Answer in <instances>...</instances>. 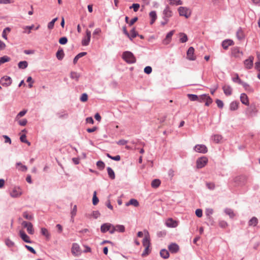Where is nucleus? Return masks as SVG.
Returning <instances> with one entry per match:
<instances>
[{
	"instance_id": "nucleus-1",
	"label": "nucleus",
	"mask_w": 260,
	"mask_h": 260,
	"mask_svg": "<svg viewBox=\"0 0 260 260\" xmlns=\"http://www.w3.org/2000/svg\"><path fill=\"white\" fill-rule=\"evenodd\" d=\"M122 58L127 63L132 64L136 61V57L133 53L130 51H125L122 54Z\"/></svg>"
},
{
	"instance_id": "nucleus-2",
	"label": "nucleus",
	"mask_w": 260,
	"mask_h": 260,
	"mask_svg": "<svg viewBox=\"0 0 260 260\" xmlns=\"http://www.w3.org/2000/svg\"><path fill=\"white\" fill-rule=\"evenodd\" d=\"M178 11L180 16H184L186 18H188L191 14V10L186 7H179Z\"/></svg>"
},
{
	"instance_id": "nucleus-3",
	"label": "nucleus",
	"mask_w": 260,
	"mask_h": 260,
	"mask_svg": "<svg viewBox=\"0 0 260 260\" xmlns=\"http://www.w3.org/2000/svg\"><path fill=\"white\" fill-rule=\"evenodd\" d=\"M101 231L103 233L109 231L110 234H114V225L110 223H104L101 226Z\"/></svg>"
},
{
	"instance_id": "nucleus-4",
	"label": "nucleus",
	"mask_w": 260,
	"mask_h": 260,
	"mask_svg": "<svg viewBox=\"0 0 260 260\" xmlns=\"http://www.w3.org/2000/svg\"><path fill=\"white\" fill-rule=\"evenodd\" d=\"M208 161V158L206 156H202L199 158L197 160L196 164L198 169H201L205 167Z\"/></svg>"
},
{
	"instance_id": "nucleus-5",
	"label": "nucleus",
	"mask_w": 260,
	"mask_h": 260,
	"mask_svg": "<svg viewBox=\"0 0 260 260\" xmlns=\"http://www.w3.org/2000/svg\"><path fill=\"white\" fill-rule=\"evenodd\" d=\"M173 12L169 6H166L162 12L163 20H168L169 21L170 18L172 16Z\"/></svg>"
},
{
	"instance_id": "nucleus-6",
	"label": "nucleus",
	"mask_w": 260,
	"mask_h": 260,
	"mask_svg": "<svg viewBox=\"0 0 260 260\" xmlns=\"http://www.w3.org/2000/svg\"><path fill=\"white\" fill-rule=\"evenodd\" d=\"M193 149L196 152L201 153H206L208 151L207 147L203 144L196 145Z\"/></svg>"
},
{
	"instance_id": "nucleus-7",
	"label": "nucleus",
	"mask_w": 260,
	"mask_h": 260,
	"mask_svg": "<svg viewBox=\"0 0 260 260\" xmlns=\"http://www.w3.org/2000/svg\"><path fill=\"white\" fill-rule=\"evenodd\" d=\"M12 80L9 76H5L0 80L1 84L4 86H9L12 84Z\"/></svg>"
},
{
	"instance_id": "nucleus-8",
	"label": "nucleus",
	"mask_w": 260,
	"mask_h": 260,
	"mask_svg": "<svg viewBox=\"0 0 260 260\" xmlns=\"http://www.w3.org/2000/svg\"><path fill=\"white\" fill-rule=\"evenodd\" d=\"M72 253L75 256H78L81 254V249L78 244L74 243L72 247Z\"/></svg>"
},
{
	"instance_id": "nucleus-9",
	"label": "nucleus",
	"mask_w": 260,
	"mask_h": 260,
	"mask_svg": "<svg viewBox=\"0 0 260 260\" xmlns=\"http://www.w3.org/2000/svg\"><path fill=\"white\" fill-rule=\"evenodd\" d=\"M22 225L23 227L26 228L27 231L29 234H34V230L33 229V225L31 222L24 221L22 222Z\"/></svg>"
},
{
	"instance_id": "nucleus-10",
	"label": "nucleus",
	"mask_w": 260,
	"mask_h": 260,
	"mask_svg": "<svg viewBox=\"0 0 260 260\" xmlns=\"http://www.w3.org/2000/svg\"><path fill=\"white\" fill-rule=\"evenodd\" d=\"M91 38V32L88 29L86 31V37L82 39V45L86 46L89 45Z\"/></svg>"
},
{
	"instance_id": "nucleus-11",
	"label": "nucleus",
	"mask_w": 260,
	"mask_h": 260,
	"mask_svg": "<svg viewBox=\"0 0 260 260\" xmlns=\"http://www.w3.org/2000/svg\"><path fill=\"white\" fill-rule=\"evenodd\" d=\"M21 194V190L19 187H14L10 192V196L12 198H18Z\"/></svg>"
},
{
	"instance_id": "nucleus-12",
	"label": "nucleus",
	"mask_w": 260,
	"mask_h": 260,
	"mask_svg": "<svg viewBox=\"0 0 260 260\" xmlns=\"http://www.w3.org/2000/svg\"><path fill=\"white\" fill-rule=\"evenodd\" d=\"M145 237L143 240V245L145 247H149L150 246V240H149V233L147 231H145Z\"/></svg>"
},
{
	"instance_id": "nucleus-13",
	"label": "nucleus",
	"mask_w": 260,
	"mask_h": 260,
	"mask_svg": "<svg viewBox=\"0 0 260 260\" xmlns=\"http://www.w3.org/2000/svg\"><path fill=\"white\" fill-rule=\"evenodd\" d=\"M194 49L192 47H190L187 51V57L190 60H194L196 56L194 55Z\"/></svg>"
},
{
	"instance_id": "nucleus-14",
	"label": "nucleus",
	"mask_w": 260,
	"mask_h": 260,
	"mask_svg": "<svg viewBox=\"0 0 260 260\" xmlns=\"http://www.w3.org/2000/svg\"><path fill=\"white\" fill-rule=\"evenodd\" d=\"M168 249L172 253H176L179 251V247L176 243H172L168 246Z\"/></svg>"
},
{
	"instance_id": "nucleus-15",
	"label": "nucleus",
	"mask_w": 260,
	"mask_h": 260,
	"mask_svg": "<svg viewBox=\"0 0 260 260\" xmlns=\"http://www.w3.org/2000/svg\"><path fill=\"white\" fill-rule=\"evenodd\" d=\"M178 222L172 218H169L166 221V225L169 228H176L178 226Z\"/></svg>"
},
{
	"instance_id": "nucleus-16",
	"label": "nucleus",
	"mask_w": 260,
	"mask_h": 260,
	"mask_svg": "<svg viewBox=\"0 0 260 260\" xmlns=\"http://www.w3.org/2000/svg\"><path fill=\"white\" fill-rule=\"evenodd\" d=\"M253 57L250 56L244 61V65L246 69H250L253 67Z\"/></svg>"
},
{
	"instance_id": "nucleus-17",
	"label": "nucleus",
	"mask_w": 260,
	"mask_h": 260,
	"mask_svg": "<svg viewBox=\"0 0 260 260\" xmlns=\"http://www.w3.org/2000/svg\"><path fill=\"white\" fill-rule=\"evenodd\" d=\"M19 236L25 242L28 243H31V241L30 240V238L25 234V233L23 231L20 230L19 231Z\"/></svg>"
},
{
	"instance_id": "nucleus-18",
	"label": "nucleus",
	"mask_w": 260,
	"mask_h": 260,
	"mask_svg": "<svg viewBox=\"0 0 260 260\" xmlns=\"http://www.w3.org/2000/svg\"><path fill=\"white\" fill-rule=\"evenodd\" d=\"M174 30H171L167 34L166 38L163 41L164 44H168L170 43L172 37L174 34Z\"/></svg>"
},
{
	"instance_id": "nucleus-19",
	"label": "nucleus",
	"mask_w": 260,
	"mask_h": 260,
	"mask_svg": "<svg viewBox=\"0 0 260 260\" xmlns=\"http://www.w3.org/2000/svg\"><path fill=\"white\" fill-rule=\"evenodd\" d=\"M222 89L224 93L227 95H231L232 93V88L228 85H225L222 87Z\"/></svg>"
},
{
	"instance_id": "nucleus-20",
	"label": "nucleus",
	"mask_w": 260,
	"mask_h": 260,
	"mask_svg": "<svg viewBox=\"0 0 260 260\" xmlns=\"http://www.w3.org/2000/svg\"><path fill=\"white\" fill-rule=\"evenodd\" d=\"M234 42L232 40H225L222 42V47L224 49L226 50L230 46L233 44Z\"/></svg>"
},
{
	"instance_id": "nucleus-21",
	"label": "nucleus",
	"mask_w": 260,
	"mask_h": 260,
	"mask_svg": "<svg viewBox=\"0 0 260 260\" xmlns=\"http://www.w3.org/2000/svg\"><path fill=\"white\" fill-rule=\"evenodd\" d=\"M240 100L242 104L245 105H249V100L247 95L244 93H241L240 95Z\"/></svg>"
},
{
	"instance_id": "nucleus-22",
	"label": "nucleus",
	"mask_w": 260,
	"mask_h": 260,
	"mask_svg": "<svg viewBox=\"0 0 260 260\" xmlns=\"http://www.w3.org/2000/svg\"><path fill=\"white\" fill-rule=\"evenodd\" d=\"M41 233L42 235L45 237L47 240H50L51 235L47 229L45 228H41Z\"/></svg>"
},
{
	"instance_id": "nucleus-23",
	"label": "nucleus",
	"mask_w": 260,
	"mask_h": 260,
	"mask_svg": "<svg viewBox=\"0 0 260 260\" xmlns=\"http://www.w3.org/2000/svg\"><path fill=\"white\" fill-rule=\"evenodd\" d=\"M16 166L17 169L19 171L24 172H26L27 170V167L26 166L23 165L21 162H17L16 164Z\"/></svg>"
},
{
	"instance_id": "nucleus-24",
	"label": "nucleus",
	"mask_w": 260,
	"mask_h": 260,
	"mask_svg": "<svg viewBox=\"0 0 260 260\" xmlns=\"http://www.w3.org/2000/svg\"><path fill=\"white\" fill-rule=\"evenodd\" d=\"M149 17L151 19L150 24H153L157 19L156 12L155 11H152L149 13Z\"/></svg>"
},
{
	"instance_id": "nucleus-25",
	"label": "nucleus",
	"mask_w": 260,
	"mask_h": 260,
	"mask_svg": "<svg viewBox=\"0 0 260 260\" xmlns=\"http://www.w3.org/2000/svg\"><path fill=\"white\" fill-rule=\"evenodd\" d=\"M160 255L164 259H167L170 256V254L168 251L166 249H162L160 251Z\"/></svg>"
},
{
	"instance_id": "nucleus-26",
	"label": "nucleus",
	"mask_w": 260,
	"mask_h": 260,
	"mask_svg": "<svg viewBox=\"0 0 260 260\" xmlns=\"http://www.w3.org/2000/svg\"><path fill=\"white\" fill-rule=\"evenodd\" d=\"M129 205H133L135 207H138L139 205V203L137 200L135 199H132L129 201V202L126 203L125 204L126 206H128Z\"/></svg>"
},
{
	"instance_id": "nucleus-27",
	"label": "nucleus",
	"mask_w": 260,
	"mask_h": 260,
	"mask_svg": "<svg viewBox=\"0 0 260 260\" xmlns=\"http://www.w3.org/2000/svg\"><path fill=\"white\" fill-rule=\"evenodd\" d=\"M242 54V52H240V49L238 47H234L232 49V54L234 56L237 57L239 56V55Z\"/></svg>"
},
{
	"instance_id": "nucleus-28",
	"label": "nucleus",
	"mask_w": 260,
	"mask_h": 260,
	"mask_svg": "<svg viewBox=\"0 0 260 260\" xmlns=\"http://www.w3.org/2000/svg\"><path fill=\"white\" fill-rule=\"evenodd\" d=\"M258 223V219L256 217H252L248 221L249 226H255Z\"/></svg>"
},
{
	"instance_id": "nucleus-29",
	"label": "nucleus",
	"mask_w": 260,
	"mask_h": 260,
	"mask_svg": "<svg viewBox=\"0 0 260 260\" xmlns=\"http://www.w3.org/2000/svg\"><path fill=\"white\" fill-rule=\"evenodd\" d=\"M187 97L188 98V99L191 101H199L200 102H201L202 101V99L199 98L197 95L196 94H187Z\"/></svg>"
},
{
	"instance_id": "nucleus-30",
	"label": "nucleus",
	"mask_w": 260,
	"mask_h": 260,
	"mask_svg": "<svg viewBox=\"0 0 260 260\" xmlns=\"http://www.w3.org/2000/svg\"><path fill=\"white\" fill-rule=\"evenodd\" d=\"M224 212L231 218H233L235 216V214L234 213L233 210L230 208H225L224 209Z\"/></svg>"
},
{
	"instance_id": "nucleus-31",
	"label": "nucleus",
	"mask_w": 260,
	"mask_h": 260,
	"mask_svg": "<svg viewBox=\"0 0 260 260\" xmlns=\"http://www.w3.org/2000/svg\"><path fill=\"white\" fill-rule=\"evenodd\" d=\"M86 54H87V53L86 52H80L79 54H78L74 58V60H73L74 64H76L77 62V61L79 58L85 56V55H86Z\"/></svg>"
},
{
	"instance_id": "nucleus-32",
	"label": "nucleus",
	"mask_w": 260,
	"mask_h": 260,
	"mask_svg": "<svg viewBox=\"0 0 260 260\" xmlns=\"http://www.w3.org/2000/svg\"><path fill=\"white\" fill-rule=\"evenodd\" d=\"M70 77L71 79L78 81L80 77V74L75 72H72L71 73Z\"/></svg>"
},
{
	"instance_id": "nucleus-33",
	"label": "nucleus",
	"mask_w": 260,
	"mask_h": 260,
	"mask_svg": "<svg viewBox=\"0 0 260 260\" xmlns=\"http://www.w3.org/2000/svg\"><path fill=\"white\" fill-rule=\"evenodd\" d=\"M107 170L109 177L112 180L114 179L115 178V173L112 169L110 167H108Z\"/></svg>"
},
{
	"instance_id": "nucleus-34",
	"label": "nucleus",
	"mask_w": 260,
	"mask_h": 260,
	"mask_svg": "<svg viewBox=\"0 0 260 260\" xmlns=\"http://www.w3.org/2000/svg\"><path fill=\"white\" fill-rule=\"evenodd\" d=\"M169 4L172 6H179L183 5V2L181 0H169Z\"/></svg>"
},
{
	"instance_id": "nucleus-35",
	"label": "nucleus",
	"mask_w": 260,
	"mask_h": 260,
	"mask_svg": "<svg viewBox=\"0 0 260 260\" xmlns=\"http://www.w3.org/2000/svg\"><path fill=\"white\" fill-rule=\"evenodd\" d=\"M114 232L115 231H118L119 232H124L125 231V228L123 225H117L116 226H114Z\"/></svg>"
},
{
	"instance_id": "nucleus-36",
	"label": "nucleus",
	"mask_w": 260,
	"mask_h": 260,
	"mask_svg": "<svg viewBox=\"0 0 260 260\" xmlns=\"http://www.w3.org/2000/svg\"><path fill=\"white\" fill-rule=\"evenodd\" d=\"M28 66V62L26 61H21L18 64V67L20 69H25Z\"/></svg>"
},
{
	"instance_id": "nucleus-37",
	"label": "nucleus",
	"mask_w": 260,
	"mask_h": 260,
	"mask_svg": "<svg viewBox=\"0 0 260 260\" xmlns=\"http://www.w3.org/2000/svg\"><path fill=\"white\" fill-rule=\"evenodd\" d=\"M56 57L58 60H62L64 56V52L62 49L58 50L56 54Z\"/></svg>"
},
{
	"instance_id": "nucleus-38",
	"label": "nucleus",
	"mask_w": 260,
	"mask_h": 260,
	"mask_svg": "<svg viewBox=\"0 0 260 260\" xmlns=\"http://www.w3.org/2000/svg\"><path fill=\"white\" fill-rule=\"evenodd\" d=\"M34 27V25H31V26H23V29L24 30L23 31V33H26L29 34L31 32V30L33 29Z\"/></svg>"
},
{
	"instance_id": "nucleus-39",
	"label": "nucleus",
	"mask_w": 260,
	"mask_h": 260,
	"mask_svg": "<svg viewBox=\"0 0 260 260\" xmlns=\"http://www.w3.org/2000/svg\"><path fill=\"white\" fill-rule=\"evenodd\" d=\"M160 184V181L159 179H155L152 180L151 182V186L153 188H157L158 187Z\"/></svg>"
},
{
	"instance_id": "nucleus-40",
	"label": "nucleus",
	"mask_w": 260,
	"mask_h": 260,
	"mask_svg": "<svg viewBox=\"0 0 260 260\" xmlns=\"http://www.w3.org/2000/svg\"><path fill=\"white\" fill-rule=\"evenodd\" d=\"M201 99H202V100L207 99V102L205 103L206 106H209L212 103L211 99L205 94L202 95L201 96Z\"/></svg>"
},
{
	"instance_id": "nucleus-41",
	"label": "nucleus",
	"mask_w": 260,
	"mask_h": 260,
	"mask_svg": "<svg viewBox=\"0 0 260 260\" xmlns=\"http://www.w3.org/2000/svg\"><path fill=\"white\" fill-rule=\"evenodd\" d=\"M23 216L24 218L27 220H32L34 218L33 214L28 213V212H24L23 213Z\"/></svg>"
},
{
	"instance_id": "nucleus-42",
	"label": "nucleus",
	"mask_w": 260,
	"mask_h": 260,
	"mask_svg": "<svg viewBox=\"0 0 260 260\" xmlns=\"http://www.w3.org/2000/svg\"><path fill=\"white\" fill-rule=\"evenodd\" d=\"M27 110H23L20 112H19L17 115H16L15 120H18L21 117H23L25 114L27 113Z\"/></svg>"
},
{
	"instance_id": "nucleus-43",
	"label": "nucleus",
	"mask_w": 260,
	"mask_h": 260,
	"mask_svg": "<svg viewBox=\"0 0 260 260\" xmlns=\"http://www.w3.org/2000/svg\"><path fill=\"white\" fill-rule=\"evenodd\" d=\"M237 37L239 40H242L244 38V34L241 28L238 30Z\"/></svg>"
},
{
	"instance_id": "nucleus-44",
	"label": "nucleus",
	"mask_w": 260,
	"mask_h": 260,
	"mask_svg": "<svg viewBox=\"0 0 260 260\" xmlns=\"http://www.w3.org/2000/svg\"><path fill=\"white\" fill-rule=\"evenodd\" d=\"M213 213V210L212 208H207L205 211V214L208 217V219H211V215Z\"/></svg>"
},
{
	"instance_id": "nucleus-45",
	"label": "nucleus",
	"mask_w": 260,
	"mask_h": 260,
	"mask_svg": "<svg viewBox=\"0 0 260 260\" xmlns=\"http://www.w3.org/2000/svg\"><path fill=\"white\" fill-rule=\"evenodd\" d=\"M179 36H180V42L181 43H185L187 41V40H188V38H187V36L186 34H185L184 33H180L179 34Z\"/></svg>"
},
{
	"instance_id": "nucleus-46",
	"label": "nucleus",
	"mask_w": 260,
	"mask_h": 260,
	"mask_svg": "<svg viewBox=\"0 0 260 260\" xmlns=\"http://www.w3.org/2000/svg\"><path fill=\"white\" fill-rule=\"evenodd\" d=\"M238 107V103L235 101L232 102L230 104V109L232 111H234L237 109Z\"/></svg>"
},
{
	"instance_id": "nucleus-47",
	"label": "nucleus",
	"mask_w": 260,
	"mask_h": 260,
	"mask_svg": "<svg viewBox=\"0 0 260 260\" xmlns=\"http://www.w3.org/2000/svg\"><path fill=\"white\" fill-rule=\"evenodd\" d=\"M137 35H138V33L136 32L135 29L134 28H133L131 30L129 37H128V38L131 40H132L133 39L136 38Z\"/></svg>"
},
{
	"instance_id": "nucleus-48",
	"label": "nucleus",
	"mask_w": 260,
	"mask_h": 260,
	"mask_svg": "<svg viewBox=\"0 0 260 260\" xmlns=\"http://www.w3.org/2000/svg\"><path fill=\"white\" fill-rule=\"evenodd\" d=\"M10 60V57H9L7 56H4L3 57H0V65L4 63L9 61Z\"/></svg>"
},
{
	"instance_id": "nucleus-49",
	"label": "nucleus",
	"mask_w": 260,
	"mask_h": 260,
	"mask_svg": "<svg viewBox=\"0 0 260 260\" xmlns=\"http://www.w3.org/2000/svg\"><path fill=\"white\" fill-rule=\"evenodd\" d=\"M232 80L235 83H238L239 84L242 83V81L239 78L237 74H235V77L232 78Z\"/></svg>"
},
{
	"instance_id": "nucleus-50",
	"label": "nucleus",
	"mask_w": 260,
	"mask_h": 260,
	"mask_svg": "<svg viewBox=\"0 0 260 260\" xmlns=\"http://www.w3.org/2000/svg\"><path fill=\"white\" fill-rule=\"evenodd\" d=\"M222 137L219 135H215L213 136V140L216 143H219Z\"/></svg>"
},
{
	"instance_id": "nucleus-51",
	"label": "nucleus",
	"mask_w": 260,
	"mask_h": 260,
	"mask_svg": "<svg viewBox=\"0 0 260 260\" xmlns=\"http://www.w3.org/2000/svg\"><path fill=\"white\" fill-rule=\"evenodd\" d=\"M77 211V208L76 205H74L73 209H72V211L71 212V217L72 219L74 218V217L76 216Z\"/></svg>"
},
{
	"instance_id": "nucleus-52",
	"label": "nucleus",
	"mask_w": 260,
	"mask_h": 260,
	"mask_svg": "<svg viewBox=\"0 0 260 260\" xmlns=\"http://www.w3.org/2000/svg\"><path fill=\"white\" fill-rule=\"evenodd\" d=\"M241 85H242L244 87V88H245V89L246 90L249 91H253V90L250 87L249 84H248L247 83H245V82L243 81L242 83H241Z\"/></svg>"
},
{
	"instance_id": "nucleus-53",
	"label": "nucleus",
	"mask_w": 260,
	"mask_h": 260,
	"mask_svg": "<svg viewBox=\"0 0 260 260\" xmlns=\"http://www.w3.org/2000/svg\"><path fill=\"white\" fill-rule=\"evenodd\" d=\"M6 245L9 247H12L14 246V243L9 239L5 240Z\"/></svg>"
},
{
	"instance_id": "nucleus-54",
	"label": "nucleus",
	"mask_w": 260,
	"mask_h": 260,
	"mask_svg": "<svg viewBox=\"0 0 260 260\" xmlns=\"http://www.w3.org/2000/svg\"><path fill=\"white\" fill-rule=\"evenodd\" d=\"M96 166L99 169H100V170H103L105 168V165L103 161L99 160L97 161Z\"/></svg>"
},
{
	"instance_id": "nucleus-55",
	"label": "nucleus",
	"mask_w": 260,
	"mask_h": 260,
	"mask_svg": "<svg viewBox=\"0 0 260 260\" xmlns=\"http://www.w3.org/2000/svg\"><path fill=\"white\" fill-rule=\"evenodd\" d=\"M18 124L21 126H25L27 123V120L26 119H19L18 120H16Z\"/></svg>"
},
{
	"instance_id": "nucleus-56",
	"label": "nucleus",
	"mask_w": 260,
	"mask_h": 260,
	"mask_svg": "<svg viewBox=\"0 0 260 260\" xmlns=\"http://www.w3.org/2000/svg\"><path fill=\"white\" fill-rule=\"evenodd\" d=\"M96 191H94V193H93V198H92V203L94 205H96L99 201V199L96 197Z\"/></svg>"
},
{
	"instance_id": "nucleus-57",
	"label": "nucleus",
	"mask_w": 260,
	"mask_h": 260,
	"mask_svg": "<svg viewBox=\"0 0 260 260\" xmlns=\"http://www.w3.org/2000/svg\"><path fill=\"white\" fill-rule=\"evenodd\" d=\"M10 32V28L9 27H6L5 28L3 31V33H2V37L4 39H5V40H7V35H6V32Z\"/></svg>"
},
{
	"instance_id": "nucleus-58",
	"label": "nucleus",
	"mask_w": 260,
	"mask_h": 260,
	"mask_svg": "<svg viewBox=\"0 0 260 260\" xmlns=\"http://www.w3.org/2000/svg\"><path fill=\"white\" fill-rule=\"evenodd\" d=\"M88 100V95L86 93L82 94L80 100L82 102H85Z\"/></svg>"
},
{
	"instance_id": "nucleus-59",
	"label": "nucleus",
	"mask_w": 260,
	"mask_h": 260,
	"mask_svg": "<svg viewBox=\"0 0 260 260\" xmlns=\"http://www.w3.org/2000/svg\"><path fill=\"white\" fill-rule=\"evenodd\" d=\"M68 42V39L66 37H61L59 40V43L61 45H64L67 44Z\"/></svg>"
},
{
	"instance_id": "nucleus-60",
	"label": "nucleus",
	"mask_w": 260,
	"mask_h": 260,
	"mask_svg": "<svg viewBox=\"0 0 260 260\" xmlns=\"http://www.w3.org/2000/svg\"><path fill=\"white\" fill-rule=\"evenodd\" d=\"M140 8V5L139 4H133L130 7L129 9H133L134 12H137L139 8Z\"/></svg>"
},
{
	"instance_id": "nucleus-61",
	"label": "nucleus",
	"mask_w": 260,
	"mask_h": 260,
	"mask_svg": "<svg viewBox=\"0 0 260 260\" xmlns=\"http://www.w3.org/2000/svg\"><path fill=\"white\" fill-rule=\"evenodd\" d=\"M144 73L147 74H150L152 72V68L150 66H147L144 68Z\"/></svg>"
},
{
	"instance_id": "nucleus-62",
	"label": "nucleus",
	"mask_w": 260,
	"mask_h": 260,
	"mask_svg": "<svg viewBox=\"0 0 260 260\" xmlns=\"http://www.w3.org/2000/svg\"><path fill=\"white\" fill-rule=\"evenodd\" d=\"M219 225L222 228H225L228 226V223L224 220H221L219 222Z\"/></svg>"
},
{
	"instance_id": "nucleus-63",
	"label": "nucleus",
	"mask_w": 260,
	"mask_h": 260,
	"mask_svg": "<svg viewBox=\"0 0 260 260\" xmlns=\"http://www.w3.org/2000/svg\"><path fill=\"white\" fill-rule=\"evenodd\" d=\"M196 215L198 217H201L203 215V211L201 209H198L196 210Z\"/></svg>"
},
{
	"instance_id": "nucleus-64",
	"label": "nucleus",
	"mask_w": 260,
	"mask_h": 260,
	"mask_svg": "<svg viewBox=\"0 0 260 260\" xmlns=\"http://www.w3.org/2000/svg\"><path fill=\"white\" fill-rule=\"evenodd\" d=\"M216 103L219 108H223V103L221 100H218V99L216 100Z\"/></svg>"
}]
</instances>
